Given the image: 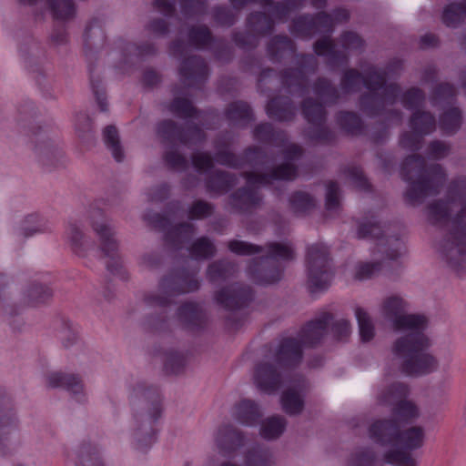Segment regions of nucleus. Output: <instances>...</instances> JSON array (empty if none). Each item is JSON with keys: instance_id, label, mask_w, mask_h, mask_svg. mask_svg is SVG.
Returning <instances> with one entry per match:
<instances>
[{"instance_id": "nucleus-1", "label": "nucleus", "mask_w": 466, "mask_h": 466, "mask_svg": "<svg viewBox=\"0 0 466 466\" xmlns=\"http://www.w3.org/2000/svg\"><path fill=\"white\" fill-rule=\"evenodd\" d=\"M427 209L430 223L441 232L440 255L450 267L459 268L466 262V177L452 179L445 199L432 201Z\"/></svg>"}, {"instance_id": "nucleus-2", "label": "nucleus", "mask_w": 466, "mask_h": 466, "mask_svg": "<svg viewBox=\"0 0 466 466\" xmlns=\"http://www.w3.org/2000/svg\"><path fill=\"white\" fill-rule=\"evenodd\" d=\"M393 69L368 66L362 73L357 69H347L340 79V88L343 93H356L363 85L368 93L360 96V110L370 116H383L390 125H400L403 113L392 106L400 92V85L387 84V76Z\"/></svg>"}, {"instance_id": "nucleus-3", "label": "nucleus", "mask_w": 466, "mask_h": 466, "mask_svg": "<svg viewBox=\"0 0 466 466\" xmlns=\"http://www.w3.org/2000/svg\"><path fill=\"white\" fill-rule=\"evenodd\" d=\"M244 158L252 171L245 173L247 186L230 196V205L238 212H249L260 205L259 186L276 180H293L297 177V167L281 164L274 167L273 160L259 148L248 149Z\"/></svg>"}, {"instance_id": "nucleus-4", "label": "nucleus", "mask_w": 466, "mask_h": 466, "mask_svg": "<svg viewBox=\"0 0 466 466\" xmlns=\"http://www.w3.org/2000/svg\"><path fill=\"white\" fill-rule=\"evenodd\" d=\"M369 434L375 442L396 448L384 453L387 463L397 466H417V461L408 451L423 446L425 431L422 427L412 426L400 431L394 420H379L370 425Z\"/></svg>"}, {"instance_id": "nucleus-5", "label": "nucleus", "mask_w": 466, "mask_h": 466, "mask_svg": "<svg viewBox=\"0 0 466 466\" xmlns=\"http://www.w3.org/2000/svg\"><path fill=\"white\" fill-rule=\"evenodd\" d=\"M302 360V349L293 338L283 339L255 367L253 380L261 391L272 394L282 385L286 370Z\"/></svg>"}, {"instance_id": "nucleus-6", "label": "nucleus", "mask_w": 466, "mask_h": 466, "mask_svg": "<svg viewBox=\"0 0 466 466\" xmlns=\"http://www.w3.org/2000/svg\"><path fill=\"white\" fill-rule=\"evenodd\" d=\"M358 238H371L377 240L371 251L372 260L360 263L356 268L355 277L364 280L377 276L390 260L398 259L403 253L404 246L398 236L386 233L375 218H364L357 228Z\"/></svg>"}, {"instance_id": "nucleus-7", "label": "nucleus", "mask_w": 466, "mask_h": 466, "mask_svg": "<svg viewBox=\"0 0 466 466\" xmlns=\"http://www.w3.org/2000/svg\"><path fill=\"white\" fill-rule=\"evenodd\" d=\"M129 398L133 410L131 436L136 449L144 451L155 441L153 424L161 413L159 395L156 389L138 381Z\"/></svg>"}, {"instance_id": "nucleus-8", "label": "nucleus", "mask_w": 466, "mask_h": 466, "mask_svg": "<svg viewBox=\"0 0 466 466\" xmlns=\"http://www.w3.org/2000/svg\"><path fill=\"white\" fill-rule=\"evenodd\" d=\"M400 174L408 182L405 200L411 206L422 203L430 195L440 192L446 180V172L439 164L426 165V160L420 155H411L402 163Z\"/></svg>"}, {"instance_id": "nucleus-9", "label": "nucleus", "mask_w": 466, "mask_h": 466, "mask_svg": "<svg viewBox=\"0 0 466 466\" xmlns=\"http://www.w3.org/2000/svg\"><path fill=\"white\" fill-rule=\"evenodd\" d=\"M426 342L422 330L398 338L391 347L392 361L396 368L408 375H424L436 370L437 360L423 350Z\"/></svg>"}, {"instance_id": "nucleus-10", "label": "nucleus", "mask_w": 466, "mask_h": 466, "mask_svg": "<svg viewBox=\"0 0 466 466\" xmlns=\"http://www.w3.org/2000/svg\"><path fill=\"white\" fill-rule=\"evenodd\" d=\"M200 287L196 274L185 269H177L163 276L157 290L147 293L144 300L147 305L156 308H166L175 302V298L182 294L194 292Z\"/></svg>"}, {"instance_id": "nucleus-11", "label": "nucleus", "mask_w": 466, "mask_h": 466, "mask_svg": "<svg viewBox=\"0 0 466 466\" xmlns=\"http://www.w3.org/2000/svg\"><path fill=\"white\" fill-rule=\"evenodd\" d=\"M265 255L253 259L248 273L250 278L260 285L273 284L279 281L282 269L279 260H291L295 257L294 248L289 243L272 242L266 246Z\"/></svg>"}, {"instance_id": "nucleus-12", "label": "nucleus", "mask_w": 466, "mask_h": 466, "mask_svg": "<svg viewBox=\"0 0 466 466\" xmlns=\"http://www.w3.org/2000/svg\"><path fill=\"white\" fill-rule=\"evenodd\" d=\"M90 226L98 238V250L103 258H106V269L111 274L120 273L122 268L121 258L118 253L119 244L116 238V231L100 208H93L89 210Z\"/></svg>"}, {"instance_id": "nucleus-13", "label": "nucleus", "mask_w": 466, "mask_h": 466, "mask_svg": "<svg viewBox=\"0 0 466 466\" xmlns=\"http://www.w3.org/2000/svg\"><path fill=\"white\" fill-rule=\"evenodd\" d=\"M409 303L399 295L386 297L381 303L380 312L396 331L408 333L423 330L427 325V319L420 314H409Z\"/></svg>"}, {"instance_id": "nucleus-14", "label": "nucleus", "mask_w": 466, "mask_h": 466, "mask_svg": "<svg viewBox=\"0 0 466 466\" xmlns=\"http://www.w3.org/2000/svg\"><path fill=\"white\" fill-rule=\"evenodd\" d=\"M306 269L308 286L311 292L324 290L330 285L332 269L327 246L316 243L308 248Z\"/></svg>"}, {"instance_id": "nucleus-15", "label": "nucleus", "mask_w": 466, "mask_h": 466, "mask_svg": "<svg viewBox=\"0 0 466 466\" xmlns=\"http://www.w3.org/2000/svg\"><path fill=\"white\" fill-rule=\"evenodd\" d=\"M339 43L343 50L338 49V46L329 37H323L314 44V51L317 56L326 58L328 66L337 67L348 62L347 51L362 52L365 47V42L361 36L352 31L341 34Z\"/></svg>"}, {"instance_id": "nucleus-16", "label": "nucleus", "mask_w": 466, "mask_h": 466, "mask_svg": "<svg viewBox=\"0 0 466 466\" xmlns=\"http://www.w3.org/2000/svg\"><path fill=\"white\" fill-rule=\"evenodd\" d=\"M411 132H403L400 137V146L410 151H418L423 144V137L433 133L437 127L435 116L429 111L416 110L410 119Z\"/></svg>"}, {"instance_id": "nucleus-17", "label": "nucleus", "mask_w": 466, "mask_h": 466, "mask_svg": "<svg viewBox=\"0 0 466 466\" xmlns=\"http://www.w3.org/2000/svg\"><path fill=\"white\" fill-rule=\"evenodd\" d=\"M156 135L164 145L173 146L179 142L188 147L201 144L206 140V135L197 126H188L184 130L173 120L165 119L156 125Z\"/></svg>"}, {"instance_id": "nucleus-18", "label": "nucleus", "mask_w": 466, "mask_h": 466, "mask_svg": "<svg viewBox=\"0 0 466 466\" xmlns=\"http://www.w3.org/2000/svg\"><path fill=\"white\" fill-rule=\"evenodd\" d=\"M144 219L156 229L165 232L166 241L176 249L187 244L196 232L192 223L172 225L167 218L159 213L147 212L144 215Z\"/></svg>"}, {"instance_id": "nucleus-19", "label": "nucleus", "mask_w": 466, "mask_h": 466, "mask_svg": "<svg viewBox=\"0 0 466 466\" xmlns=\"http://www.w3.org/2000/svg\"><path fill=\"white\" fill-rule=\"evenodd\" d=\"M298 68L285 70L281 75L282 85L291 95L303 96L308 90L309 75L315 73L318 60L313 55H297Z\"/></svg>"}, {"instance_id": "nucleus-20", "label": "nucleus", "mask_w": 466, "mask_h": 466, "mask_svg": "<svg viewBox=\"0 0 466 466\" xmlns=\"http://www.w3.org/2000/svg\"><path fill=\"white\" fill-rule=\"evenodd\" d=\"M302 114L309 124L307 131L309 139L320 143L333 139V133L325 125L326 111L322 104L312 98H306L302 103Z\"/></svg>"}, {"instance_id": "nucleus-21", "label": "nucleus", "mask_w": 466, "mask_h": 466, "mask_svg": "<svg viewBox=\"0 0 466 466\" xmlns=\"http://www.w3.org/2000/svg\"><path fill=\"white\" fill-rule=\"evenodd\" d=\"M249 32L234 35L236 45L244 49L257 46L258 37L270 34L274 29V20L262 12L251 13L247 18Z\"/></svg>"}, {"instance_id": "nucleus-22", "label": "nucleus", "mask_w": 466, "mask_h": 466, "mask_svg": "<svg viewBox=\"0 0 466 466\" xmlns=\"http://www.w3.org/2000/svg\"><path fill=\"white\" fill-rule=\"evenodd\" d=\"M254 137L261 142L273 143L277 147H282L281 153L285 159L284 164L296 167L292 161L298 160L303 153L301 147L296 144H288L287 135L283 131H275L270 124L264 123L256 127Z\"/></svg>"}, {"instance_id": "nucleus-23", "label": "nucleus", "mask_w": 466, "mask_h": 466, "mask_svg": "<svg viewBox=\"0 0 466 466\" xmlns=\"http://www.w3.org/2000/svg\"><path fill=\"white\" fill-rule=\"evenodd\" d=\"M21 444L18 420L9 407L0 409V454L11 455Z\"/></svg>"}, {"instance_id": "nucleus-24", "label": "nucleus", "mask_w": 466, "mask_h": 466, "mask_svg": "<svg viewBox=\"0 0 466 466\" xmlns=\"http://www.w3.org/2000/svg\"><path fill=\"white\" fill-rule=\"evenodd\" d=\"M214 299L218 305L231 311L247 306L252 299V292L248 286L234 283L218 290Z\"/></svg>"}, {"instance_id": "nucleus-25", "label": "nucleus", "mask_w": 466, "mask_h": 466, "mask_svg": "<svg viewBox=\"0 0 466 466\" xmlns=\"http://www.w3.org/2000/svg\"><path fill=\"white\" fill-rule=\"evenodd\" d=\"M180 80L187 87H200L208 78L205 61L198 56H187L179 66Z\"/></svg>"}, {"instance_id": "nucleus-26", "label": "nucleus", "mask_w": 466, "mask_h": 466, "mask_svg": "<svg viewBox=\"0 0 466 466\" xmlns=\"http://www.w3.org/2000/svg\"><path fill=\"white\" fill-rule=\"evenodd\" d=\"M308 383L304 378H299L285 390L280 397L282 410L289 416L300 414L305 406V393Z\"/></svg>"}, {"instance_id": "nucleus-27", "label": "nucleus", "mask_w": 466, "mask_h": 466, "mask_svg": "<svg viewBox=\"0 0 466 466\" xmlns=\"http://www.w3.org/2000/svg\"><path fill=\"white\" fill-rule=\"evenodd\" d=\"M333 319V314L324 312L317 319L309 322L301 330L300 339H295L299 344L315 346L321 341L327 335L330 321Z\"/></svg>"}, {"instance_id": "nucleus-28", "label": "nucleus", "mask_w": 466, "mask_h": 466, "mask_svg": "<svg viewBox=\"0 0 466 466\" xmlns=\"http://www.w3.org/2000/svg\"><path fill=\"white\" fill-rule=\"evenodd\" d=\"M179 2L180 12L185 18H192L205 11L200 0H155V8L166 16H171L176 11V3Z\"/></svg>"}, {"instance_id": "nucleus-29", "label": "nucleus", "mask_w": 466, "mask_h": 466, "mask_svg": "<svg viewBox=\"0 0 466 466\" xmlns=\"http://www.w3.org/2000/svg\"><path fill=\"white\" fill-rule=\"evenodd\" d=\"M46 383L49 388H65L78 401L84 400V386L81 380L74 374L54 371L46 374Z\"/></svg>"}, {"instance_id": "nucleus-30", "label": "nucleus", "mask_w": 466, "mask_h": 466, "mask_svg": "<svg viewBox=\"0 0 466 466\" xmlns=\"http://www.w3.org/2000/svg\"><path fill=\"white\" fill-rule=\"evenodd\" d=\"M106 35L103 30L102 21L92 18L86 25L84 32L85 55L88 59L93 57V53L103 48Z\"/></svg>"}, {"instance_id": "nucleus-31", "label": "nucleus", "mask_w": 466, "mask_h": 466, "mask_svg": "<svg viewBox=\"0 0 466 466\" xmlns=\"http://www.w3.org/2000/svg\"><path fill=\"white\" fill-rule=\"evenodd\" d=\"M53 297L52 289L38 280L30 281L17 299L21 306L36 307L46 303Z\"/></svg>"}, {"instance_id": "nucleus-32", "label": "nucleus", "mask_w": 466, "mask_h": 466, "mask_svg": "<svg viewBox=\"0 0 466 466\" xmlns=\"http://www.w3.org/2000/svg\"><path fill=\"white\" fill-rule=\"evenodd\" d=\"M7 284V279L5 276L1 275L0 276V310L3 311L5 315H8L12 318L9 321V325L15 329V330H21L22 327L24 325V322L19 318H15V315L19 313V310L17 309L18 305L20 308L21 306L19 304V301L17 300V298L15 297L12 291L4 290L5 286Z\"/></svg>"}, {"instance_id": "nucleus-33", "label": "nucleus", "mask_w": 466, "mask_h": 466, "mask_svg": "<svg viewBox=\"0 0 466 466\" xmlns=\"http://www.w3.org/2000/svg\"><path fill=\"white\" fill-rule=\"evenodd\" d=\"M66 466H104L96 449L89 442L81 443L67 454Z\"/></svg>"}, {"instance_id": "nucleus-34", "label": "nucleus", "mask_w": 466, "mask_h": 466, "mask_svg": "<svg viewBox=\"0 0 466 466\" xmlns=\"http://www.w3.org/2000/svg\"><path fill=\"white\" fill-rule=\"evenodd\" d=\"M216 442L221 451L228 454L243 446L244 437L232 426L225 425L218 430Z\"/></svg>"}, {"instance_id": "nucleus-35", "label": "nucleus", "mask_w": 466, "mask_h": 466, "mask_svg": "<svg viewBox=\"0 0 466 466\" xmlns=\"http://www.w3.org/2000/svg\"><path fill=\"white\" fill-rule=\"evenodd\" d=\"M225 116L231 127H244L253 120L249 106L243 101L230 103L225 110Z\"/></svg>"}, {"instance_id": "nucleus-36", "label": "nucleus", "mask_w": 466, "mask_h": 466, "mask_svg": "<svg viewBox=\"0 0 466 466\" xmlns=\"http://www.w3.org/2000/svg\"><path fill=\"white\" fill-rule=\"evenodd\" d=\"M66 238L72 250L78 256H86L95 248V242L76 224H69Z\"/></svg>"}, {"instance_id": "nucleus-37", "label": "nucleus", "mask_w": 466, "mask_h": 466, "mask_svg": "<svg viewBox=\"0 0 466 466\" xmlns=\"http://www.w3.org/2000/svg\"><path fill=\"white\" fill-rule=\"evenodd\" d=\"M237 177L229 172L216 170L207 178L206 187L208 192L215 195L227 193L237 184Z\"/></svg>"}, {"instance_id": "nucleus-38", "label": "nucleus", "mask_w": 466, "mask_h": 466, "mask_svg": "<svg viewBox=\"0 0 466 466\" xmlns=\"http://www.w3.org/2000/svg\"><path fill=\"white\" fill-rule=\"evenodd\" d=\"M409 393L408 387L399 381L383 386L377 394V400L380 405H394V407L406 399Z\"/></svg>"}, {"instance_id": "nucleus-39", "label": "nucleus", "mask_w": 466, "mask_h": 466, "mask_svg": "<svg viewBox=\"0 0 466 466\" xmlns=\"http://www.w3.org/2000/svg\"><path fill=\"white\" fill-rule=\"evenodd\" d=\"M47 11L56 21L66 23L76 15V6L73 0H46Z\"/></svg>"}, {"instance_id": "nucleus-40", "label": "nucleus", "mask_w": 466, "mask_h": 466, "mask_svg": "<svg viewBox=\"0 0 466 466\" xmlns=\"http://www.w3.org/2000/svg\"><path fill=\"white\" fill-rule=\"evenodd\" d=\"M233 416L239 423L253 426L260 419L262 413L253 400H242L235 406Z\"/></svg>"}, {"instance_id": "nucleus-41", "label": "nucleus", "mask_w": 466, "mask_h": 466, "mask_svg": "<svg viewBox=\"0 0 466 466\" xmlns=\"http://www.w3.org/2000/svg\"><path fill=\"white\" fill-rule=\"evenodd\" d=\"M267 113L273 119L289 121L295 116L296 108L289 97H275L268 103Z\"/></svg>"}, {"instance_id": "nucleus-42", "label": "nucleus", "mask_w": 466, "mask_h": 466, "mask_svg": "<svg viewBox=\"0 0 466 466\" xmlns=\"http://www.w3.org/2000/svg\"><path fill=\"white\" fill-rule=\"evenodd\" d=\"M268 54L274 62L292 56L295 54V45L287 35H275L268 44Z\"/></svg>"}, {"instance_id": "nucleus-43", "label": "nucleus", "mask_w": 466, "mask_h": 466, "mask_svg": "<svg viewBox=\"0 0 466 466\" xmlns=\"http://www.w3.org/2000/svg\"><path fill=\"white\" fill-rule=\"evenodd\" d=\"M177 318L181 323L190 329L202 326L205 315L199 305L193 302H186L178 308Z\"/></svg>"}, {"instance_id": "nucleus-44", "label": "nucleus", "mask_w": 466, "mask_h": 466, "mask_svg": "<svg viewBox=\"0 0 466 466\" xmlns=\"http://www.w3.org/2000/svg\"><path fill=\"white\" fill-rule=\"evenodd\" d=\"M231 139L220 137L215 141V159L223 166L230 167H242L240 160L230 151Z\"/></svg>"}, {"instance_id": "nucleus-45", "label": "nucleus", "mask_w": 466, "mask_h": 466, "mask_svg": "<svg viewBox=\"0 0 466 466\" xmlns=\"http://www.w3.org/2000/svg\"><path fill=\"white\" fill-rule=\"evenodd\" d=\"M314 94L327 106L336 104L339 99L338 89L324 77H319L312 86Z\"/></svg>"}, {"instance_id": "nucleus-46", "label": "nucleus", "mask_w": 466, "mask_h": 466, "mask_svg": "<svg viewBox=\"0 0 466 466\" xmlns=\"http://www.w3.org/2000/svg\"><path fill=\"white\" fill-rule=\"evenodd\" d=\"M305 0H283L282 2L268 5H261L262 6H271L270 14L275 20L279 22H286L291 12L300 9L304 6Z\"/></svg>"}, {"instance_id": "nucleus-47", "label": "nucleus", "mask_w": 466, "mask_h": 466, "mask_svg": "<svg viewBox=\"0 0 466 466\" xmlns=\"http://www.w3.org/2000/svg\"><path fill=\"white\" fill-rule=\"evenodd\" d=\"M190 256L197 260L208 259L217 253V248L212 239L200 237L195 239L187 248Z\"/></svg>"}, {"instance_id": "nucleus-48", "label": "nucleus", "mask_w": 466, "mask_h": 466, "mask_svg": "<svg viewBox=\"0 0 466 466\" xmlns=\"http://www.w3.org/2000/svg\"><path fill=\"white\" fill-rule=\"evenodd\" d=\"M237 271L234 263L228 260H217L208 265L207 277L210 282H220L232 277Z\"/></svg>"}, {"instance_id": "nucleus-49", "label": "nucleus", "mask_w": 466, "mask_h": 466, "mask_svg": "<svg viewBox=\"0 0 466 466\" xmlns=\"http://www.w3.org/2000/svg\"><path fill=\"white\" fill-rule=\"evenodd\" d=\"M175 96L168 106L171 113L184 119L194 118L198 121L202 120L201 113L197 110L190 100L178 96L177 92H175Z\"/></svg>"}, {"instance_id": "nucleus-50", "label": "nucleus", "mask_w": 466, "mask_h": 466, "mask_svg": "<svg viewBox=\"0 0 466 466\" xmlns=\"http://www.w3.org/2000/svg\"><path fill=\"white\" fill-rule=\"evenodd\" d=\"M287 427V420L280 415L267 418L261 423L260 435L266 440L279 438Z\"/></svg>"}, {"instance_id": "nucleus-51", "label": "nucleus", "mask_w": 466, "mask_h": 466, "mask_svg": "<svg viewBox=\"0 0 466 466\" xmlns=\"http://www.w3.org/2000/svg\"><path fill=\"white\" fill-rule=\"evenodd\" d=\"M425 100L426 96L423 90L419 87H410L404 92L400 89L396 102L400 101L404 108L414 112L421 110L420 107L424 105Z\"/></svg>"}, {"instance_id": "nucleus-52", "label": "nucleus", "mask_w": 466, "mask_h": 466, "mask_svg": "<svg viewBox=\"0 0 466 466\" xmlns=\"http://www.w3.org/2000/svg\"><path fill=\"white\" fill-rule=\"evenodd\" d=\"M275 459L268 448L256 446L249 449L245 455L246 466H272Z\"/></svg>"}, {"instance_id": "nucleus-53", "label": "nucleus", "mask_w": 466, "mask_h": 466, "mask_svg": "<svg viewBox=\"0 0 466 466\" xmlns=\"http://www.w3.org/2000/svg\"><path fill=\"white\" fill-rule=\"evenodd\" d=\"M103 140L116 161L121 162L124 159V151L120 143L118 131L115 126L109 125L105 127L103 131Z\"/></svg>"}, {"instance_id": "nucleus-54", "label": "nucleus", "mask_w": 466, "mask_h": 466, "mask_svg": "<svg viewBox=\"0 0 466 466\" xmlns=\"http://www.w3.org/2000/svg\"><path fill=\"white\" fill-rule=\"evenodd\" d=\"M466 16L465 3H451L448 5L442 14V22L448 27H458Z\"/></svg>"}, {"instance_id": "nucleus-55", "label": "nucleus", "mask_w": 466, "mask_h": 466, "mask_svg": "<svg viewBox=\"0 0 466 466\" xmlns=\"http://www.w3.org/2000/svg\"><path fill=\"white\" fill-rule=\"evenodd\" d=\"M290 32L296 36L310 37L317 34L316 22L312 15H299L292 21Z\"/></svg>"}, {"instance_id": "nucleus-56", "label": "nucleus", "mask_w": 466, "mask_h": 466, "mask_svg": "<svg viewBox=\"0 0 466 466\" xmlns=\"http://www.w3.org/2000/svg\"><path fill=\"white\" fill-rule=\"evenodd\" d=\"M377 461L375 451L370 447L354 450L347 459V466H374Z\"/></svg>"}, {"instance_id": "nucleus-57", "label": "nucleus", "mask_w": 466, "mask_h": 466, "mask_svg": "<svg viewBox=\"0 0 466 466\" xmlns=\"http://www.w3.org/2000/svg\"><path fill=\"white\" fill-rule=\"evenodd\" d=\"M461 112L457 107L445 111L440 116V127L448 135L455 134L461 128Z\"/></svg>"}, {"instance_id": "nucleus-58", "label": "nucleus", "mask_w": 466, "mask_h": 466, "mask_svg": "<svg viewBox=\"0 0 466 466\" xmlns=\"http://www.w3.org/2000/svg\"><path fill=\"white\" fill-rule=\"evenodd\" d=\"M57 337L64 348L73 347L79 340L77 326L70 320L63 319L57 331Z\"/></svg>"}, {"instance_id": "nucleus-59", "label": "nucleus", "mask_w": 466, "mask_h": 466, "mask_svg": "<svg viewBox=\"0 0 466 466\" xmlns=\"http://www.w3.org/2000/svg\"><path fill=\"white\" fill-rule=\"evenodd\" d=\"M35 150L44 165H54L63 156L61 148L50 141L37 144Z\"/></svg>"}, {"instance_id": "nucleus-60", "label": "nucleus", "mask_w": 466, "mask_h": 466, "mask_svg": "<svg viewBox=\"0 0 466 466\" xmlns=\"http://www.w3.org/2000/svg\"><path fill=\"white\" fill-rule=\"evenodd\" d=\"M289 206L295 213H305L315 208L316 200L307 192L297 191L290 196Z\"/></svg>"}, {"instance_id": "nucleus-61", "label": "nucleus", "mask_w": 466, "mask_h": 466, "mask_svg": "<svg viewBox=\"0 0 466 466\" xmlns=\"http://www.w3.org/2000/svg\"><path fill=\"white\" fill-rule=\"evenodd\" d=\"M355 316L358 320L361 340L365 342L371 340L375 335V329L370 317L367 311L360 307L355 308Z\"/></svg>"}, {"instance_id": "nucleus-62", "label": "nucleus", "mask_w": 466, "mask_h": 466, "mask_svg": "<svg viewBox=\"0 0 466 466\" xmlns=\"http://www.w3.org/2000/svg\"><path fill=\"white\" fill-rule=\"evenodd\" d=\"M188 41L192 46L204 48L211 43L212 35L205 25L192 26L188 31Z\"/></svg>"}, {"instance_id": "nucleus-63", "label": "nucleus", "mask_w": 466, "mask_h": 466, "mask_svg": "<svg viewBox=\"0 0 466 466\" xmlns=\"http://www.w3.org/2000/svg\"><path fill=\"white\" fill-rule=\"evenodd\" d=\"M393 414L402 420L409 421L420 417V410L413 401L404 399L393 408Z\"/></svg>"}, {"instance_id": "nucleus-64", "label": "nucleus", "mask_w": 466, "mask_h": 466, "mask_svg": "<svg viewBox=\"0 0 466 466\" xmlns=\"http://www.w3.org/2000/svg\"><path fill=\"white\" fill-rule=\"evenodd\" d=\"M338 124L348 133L357 134L362 128V121L353 112H340L337 116Z\"/></svg>"}]
</instances>
